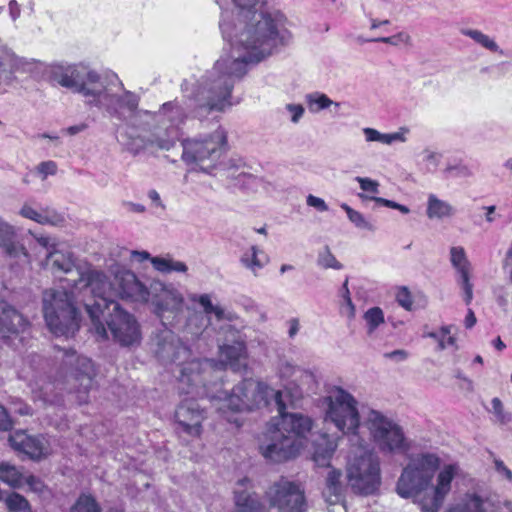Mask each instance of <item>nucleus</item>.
I'll list each match as a JSON object with an SVG mask.
<instances>
[{
    "instance_id": "33",
    "label": "nucleus",
    "mask_w": 512,
    "mask_h": 512,
    "mask_svg": "<svg viewBox=\"0 0 512 512\" xmlns=\"http://www.w3.org/2000/svg\"><path fill=\"white\" fill-rule=\"evenodd\" d=\"M308 109L311 113H318L329 108L331 105L339 107L338 102H333L326 94L321 92L309 93L305 96Z\"/></svg>"
},
{
    "instance_id": "14",
    "label": "nucleus",
    "mask_w": 512,
    "mask_h": 512,
    "mask_svg": "<svg viewBox=\"0 0 512 512\" xmlns=\"http://www.w3.org/2000/svg\"><path fill=\"white\" fill-rule=\"evenodd\" d=\"M266 497L273 512H305L307 509L304 490L285 477L268 488Z\"/></svg>"
},
{
    "instance_id": "63",
    "label": "nucleus",
    "mask_w": 512,
    "mask_h": 512,
    "mask_svg": "<svg viewBox=\"0 0 512 512\" xmlns=\"http://www.w3.org/2000/svg\"><path fill=\"white\" fill-rule=\"evenodd\" d=\"M124 206L126 207L127 211L132 213H144L146 211L145 206L139 203L125 202Z\"/></svg>"
},
{
    "instance_id": "39",
    "label": "nucleus",
    "mask_w": 512,
    "mask_h": 512,
    "mask_svg": "<svg viewBox=\"0 0 512 512\" xmlns=\"http://www.w3.org/2000/svg\"><path fill=\"white\" fill-rule=\"evenodd\" d=\"M340 207L346 212L348 219L355 225V227L368 231L375 230L374 224L367 220L359 211L354 210L346 203H342Z\"/></svg>"
},
{
    "instance_id": "49",
    "label": "nucleus",
    "mask_w": 512,
    "mask_h": 512,
    "mask_svg": "<svg viewBox=\"0 0 512 512\" xmlns=\"http://www.w3.org/2000/svg\"><path fill=\"white\" fill-rule=\"evenodd\" d=\"M355 181H357L360 185V188L363 192L371 194L370 196H374L379 193V182L376 180H373L368 177H360L357 176L355 178Z\"/></svg>"
},
{
    "instance_id": "7",
    "label": "nucleus",
    "mask_w": 512,
    "mask_h": 512,
    "mask_svg": "<svg viewBox=\"0 0 512 512\" xmlns=\"http://www.w3.org/2000/svg\"><path fill=\"white\" fill-rule=\"evenodd\" d=\"M83 285H90L91 297L82 299V304L88 313L95 333L101 339H107V330L101 321L105 318L106 324L115 342L123 347L138 345L141 341V330L135 317L123 310L115 298L118 284L114 277L104 273H93L90 277L81 280Z\"/></svg>"
},
{
    "instance_id": "8",
    "label": "nucleus",
    "mask_w": 512,
    "mask_h": 512,
    "mask_svg": "<svg viewBox=\"0 0 512 512\" xmlns=\"http://www.w3.org/2000/svg\"><path fill=\"white\" fill-rule=\"evenodd\" d=\"M179 364L178 384L181 393L191 395V398L184 399L175 411V420L178 433L191 437H200L202 433V422L206 418V411L197 402L196 397H207L211 400L206 375L214 367V360L193 359Z\"/></svg>"
},
{
    "instance_id": "53",
    "label": "nucleus",
    "mask_w": 512,
    "mask_h": 512,
    "mask_svg": "<svg viewBox=\"0 0 512 512\" xmlns=\"http://www.w3.org/2000/svg\"><path fill=\"white\" fill-rule=\"evenodd\" d=\"M396 300L400 306H402L406 310H411L413 300L409 290L406 287H401L398 290L396 294Z\"/></svg>"
},
{
    "instance_id": "46",
    "label": "nucleus",
    "mask_w": 512,
    "mask_h": 512,
    "mask_svg": "<svg viewBox=\"0 0 512 512\" xmlns=\"http://www.w3.org/2000/svg\"><path fill=\"white\" fill-rule=\"evenodd\" d=\"M370 42L385 43L392 46H398L399 44H411V36L406 32H399L389 37H378L369 40Z\"/></svg>"
},
{
    "instance_id": "50",
    "label": "nucleus",
    "mask_w": 512,
    "mask_h": 512,
    "mask_svg": "<svg viewBox=\"0 0 512 512\" xmlns=\"http://www.w3.org/2000/svg\"><path fill=\"white\" fill-rule=\"evenodd\" d=\"M19 214L23 218L35 221L38 224H41L42 222V209L37 210L28 203L23 204V206L19 210Z\"/></svg>"
},
{
    "instance_id": "28",
    "label": "nucleus",
    "mask_w": 512,
    "mask_h": 512,
    "mask_svg": "<svg viewBox=\"0 0 512 512\" xmlns=\"http://www.w3.org/2000/svg\"><path fill=\"white\" fill-rule=\"evenodd\" d=\"M362 131L367 142H379L385 145H391L395 142L404 143L407 140L405 136L407 130L404 128H401L399 131L394 133H381L380 131L370 127L363 128Z\"/></svg>"
},
{
    "instance_id": "13",
    "label": "nucleus",
    "mask_w": 512,
    "mask_h": 512,
    "mask_svg": "<svg viewBox=\"0 0 512 512\" xmlns=\"http://www.w3.org/2000/svg\"><path fill=\"white\" fill-rule=\"evenodd\" d=\"M365 426L382 453H404L410 448L403 429L378 410L369 409Z\"/></svg>"
},
{
    "instance_id": "38",
    "label": "nucleus",
    "mask_w": 512,
    "mask_h": 512,
    "mask_svg": "<svg viewBox=\"0 0 512 512\" xmlns=\"http://www.w3.org/2000/svg\"><path fill=\"white\" fill-rule=\"evenodd\" d=\"M444 178H466L472 175L470 168L460 160H453L447 163L443 169Z\"/></svg>"
},
{
    "instance_id": "12",
    "label": "nucleus",
    "mask_w": 512,
    "mask_h": 512,
    "mask_svg": "<svg viewBox=\"0 0 512 512\" xmlns=\"http://www.w3.org/2000/svg\"><path fill=\"white\" fill-rule=\"evenodd\" d=\"M181 144L182 160L187 165H195L210 173L227 150V134L219 127L209 135L184 139Z\"/></svg>"
},
{
    "instance_id": "61",
    "label": "nucleus",
    "mask_w": 512,
    "mask_h": 512,
    "mask_svg": "<svg viewBox=\"0 0 512 512\" xmlns=\"http://www.w3.org/2000/svg\"><path fill=\"white\" fill-rule=\"evenodd\" d=\"M131 257L133 259H136L139 262H143L145 260H149L151 262V259H153L154 256H151V254L147 251H137L133 250L131 251Z\"/></svg>"
},
{
    "instance_id": "54",
    "label": "nucleus",
    "mask_w": 512,
    "mask_h": 512,
    "mask_svg": "<svg viewBox=\"0 0 512 512\" xmlns=\"http://www.w3.org/2000/svg\"><path fill=\"white\" fill-rule=\"evenodd\" d=\"M285 109L290 114V120L295 124L300 121L305 112V109L301 104L289 103L285 106Z\"/></svg>"
},
{
    "instance_id": "40",
    "label": "nucleus",
    "mask_w": 512,
    "mask_h": 512,
    "mask_svg": "<svg viewBox=\"0 0 512 512\" xmlns=\"http://www.w3.org/2000/svg\"><path fill=\"white\" fill-rule=\"evenodd\" d=\"M367 325V333L372 335L385 322L384 312L380 307L369 308L363 315Z\"/></svg>"
},
{
    "instance_id": "2",
    "label": "nucleus",
    "mask_w": 512,
    "mask_h": 512,
    "mask_svg": "<svg viewBox=\"0 0 512 512\" xmlns=\"http://www.w3.org/2000/svg\"><path fill=\"white\" fill-rule=\"evenodd\" d=\"M211 402L227 422L242 425L239 414L275 404L279 418L267 428L265 442L260 445L262 455L272 462H283L295 457L304 446V439L312 429V419L300 413H286L283 393L267 383L244 379L230 392L217 391Z\"/></svg>"
},
{
    "instance_id": "51",
    "label": "nucleus",
    "mask_w": 512,
    "mask_h": 512,
    "mask_svg": "<svg viewBox=\"0 0 512 512\" xmlns=\"http://www.w3.org/2000/svg\"><path fill=\"white\" fill-rule=\"evenodd\" d=\"M37 173L40 175L42 180H45L48 176L55 175L57 172V164L54 161H43L36 167Z\"/></svg>"
},
{
    "instance_id": "41",
    "label": "nucleus",
    "mask_w": 512,
    "mask_h": 512,
    "mask_svg": "<svg viewBox=\"0 0 512 512\" xmlns=\"http://www.w3.org/2000/svg\"><path fill=\"white\" fill-rule=\"evenodd\" d=\"M5 504L9 512H32L28 500L16 492H12L6 497Z\"/></svg>"
},
{
    "instance_id": "29",
    "label": "nucleus",
    "mask_w": 512,
    "mask_h": 512,
    "mask_svg": "<svg viewBox=\"0 0 512 512\" xmlns=\"http://www.w3.org/2000/svg\"><path fill=\"white\" fill-rule=\"evenodd\" d=\"M153 268L162 274H169L172 272L186 273L188 271L187 265L182 261L175 260L171 255L155 256L151 259Z\"/></svg>"
},
{
    "instance_id": "11",
    "label": "nucleus",
    "mask_w": 512,
    "mask_h": 512,
    "mask_svg": "<svg viewBox=\"0 0 512 512\" xmlns=\"http://www.w3.org/2000/svg\"><path fill=\"white\" fill-rule=\"evenodd\" d=\"M351 455L347 463V480L353 492L360 495H372L381 485L379 457L369 448L363 439V445L350 444Z\"/></svg>"
},
{
    "instance_id": "62",
    "label": "nucleus",
    "mask_w": 512,
    "mask_h": 512,
    "mask_svg": "<svg viewBox=\"0 0 512 512\" xmlns=\"http://www.w3.org/2000/svg\"><path fill=\"white\" fill-rule=\"evenodd\" d=\"M288 324H289L288 335L290 338H293L299 332V329H300L299 320L297 318H292L289 320Z\"/></svg>"
},
{
    "instance_id": "48",
    "label": "nucleus",
    "mask_w": 512,
    "mask_h": 512,
    "mask_svg": "<svg viewBox=\"0 0 512 512\" xmlns=\"http://www.w3.org/2000/svg\"><path fill=\"white\" fill-rule=\"evenodd\" d=\"M453 328L454 327L452 325H445L441 327V339H439L438 344L439 350H444L448 347H455L457 349L456 338L451 334Z\"/></svg>"
},
{
    "instance_id": "30",
    "label": "nucleus",
    "mask_w": 512,
    "mask_h": 512,
    "mask_svg": "<svg viewBox=\"0 0 512 512\" xmlns=\"http://www.w3.org/2000/svg\"><path fill=\"white\" fill-rule=\"evenodd\" d=\"M297 373H300L301 381H307V382H314V375L307 371L302 370L298 366H296L292 361L287 359H280L277 364V375L282 380H290L294 376H296Z\"/></svg>"
},
{
    "instance_id": "45",
    "label": "nucleus",
    "mask_w": 512,
    "mask_h": 512,
    "mask_svg": "<svg viewBox=\"0 0 512 512\" xmlns=\"http://www.w3.org/2000/svg\"><path fill=\"white\" fill-rule=\"evenodd\" d=\"M358 197L362 200L374 201L378 205L396 209V210L400 211L402 214H408L410 212V209L407 206L399 204L392 200H388V199L376 197V196H368V194H365V193H359Z\"/></svg>"
},
{
    "instance_id": "47",
    "label": "nucleus",
    "mask_w": 512,
    "mask_h": 512,
    "mask_svg": "<svg viewBox=\"0 0 512 512\" xmlns=\"http://www.w3.org/2000/svg\"><path fill=\"white\" fill-rule=\"evenodd\" d=\"M491 405V412L494 414V416L496 417V421L499 424L506 425L511 421V414L504 411L503 404L499 398H493L491 400Z\"/></svg>"
},
{
    "instance_id": "15",
    "label": "nucleus",
    "mask_w": 512,
    "mask_h": 512,
    "mask_svg": "<svg viewBox=\"0 0 512 512\" xmlns=\"http://www.w3.org/2000/svg\"><path fill=\"white\" fill-rule=\"evenodd\" d=\"M127 125L126 131L122 134L123 144L126 149L133 155H138L144 150H169L172 148V139L175 135H171V138H164L162 132L156 129L149 136H143L136 134L135 128Z\"/></svg>"
},
{
    "instance_id": "1",
    "label": "nucleus",
    "mask_w": 512,
    "mask_h": 512,
    "mask_svg": "<svg viewBox=\"0 0 512 512\" xmlns=\"http://www.w3.org/2000/svg\"><path fill=\"white\" fill-rule=\"evenodd\" d=\"M222 9L219 27L230 53L222 55L198 82L193 94L195 112H222L233 105L231 94L236 81L249 69L288 46L292 33L279 27L282 15L263 12V0H215Z\"/></svg>"
},
{
    "instance_id": "5",
    "label": "nucleus",
    "mask_w": 512,
    "mask_h": 512,
    "mask_svg": "<svg viewBox=\"0 0 512 512\" xmlns=\"http://www.w3.org/2000/svg\"><path fill=\"white\" fill-rule=\"evenodd\" d=\"M43 267L52 273L76 274V278L64 279L59 288H50L43 293V313L49 330L56 336H73L80 327V315L76 307L86 296L91 297L90 285L82 279L93 273H102L87 264H77L71 252L53 248L43 262Z\"/></svg>"
},
{
    "instance_id": "43",
    "label": "nucleus",
    "mask_w": 512,
    "mask_h": 512,
    "mask_svg": "<svg viewBox=\"0 0 512 512\" xmlns=\"http://www.w3.org/2000/svg\"><path fill=\"white\" fill-rule=\"evenodd\" d=\"M317 264L324 269L332 268L335 270H340L343 268L342 264L331 253L328 246L324 247V249L319 252L317 257Z\"/></svg>"
},
{
    "instance_id": "34",
    "label": "nucleus",
    "mask_w": 512,
    "mask_h": 512,
    "mask_svg": "<svg viewBox=\"0 0 512 512\" xmlns=\"http://www.w3.org/2000/svg\"><path fill=\"white\" fill-rule=\"evenodd\" d=\"M70 512H102V507L93 495L81 493L70 507Z\"/></svg>"
},
{
    "instance_id": "59",
    "label": "nucleus",
    "mask_w": 512,
    "mask_h": 512,
    "mask_svg": "<svg viewBox=\"0 0 512 512\" xmlns=\"http://www.w3.org/2000/svg\"><path fill=\"white\" fill-rule=\"evenodd\" d=\"M384 357L395 362H402L408 358V352L403 349H398L385 353Z\"/></svg>"
},
{
    "instance_id": "23",
    "label": "nucleus",
    "mask_w": 512,
    "mask_h": 512,
    "mask_svg": "<svg viewBox=\"0 0 512 512\" xmlns=\"http://www.w3.org/2000/svg\"><path fill=\"white\" fill-rule=\"evenodd\" d=\"M0 247L11 259L29 262V254L23 244L17 241L13 227L4 221H0Z\"/></svg>"
},
{
    "instance_id": "17",
    "label": "nucleus",
    "mask_w": 512,
    "mask_h": 512,
    "mask_svg": "<svg viewBox=\"0 0 512 512\" xmlns=\"http://www.w3.org/2000/svg\"><path fill=\"white\" fill-rule=\"evenodd\" d=\"M232 343L219 346V359L222 368L229 367L235 372L247 368L248 352L245 339L238 331H232Z\"/></svg>"
},
{
    "instance_id": "19",
    "label": "nucleus",
    "mask_w": 512,
    "mask_h": 512,
    "mask_svg": "<svg viewBox=\"0 0 512 512\" xmlns=\"http://www.w3.org/2000/svg\"><path fill=\"white\" fill-rule=\"evenodd\" d=\"M450 262L456 271L457 283L464 292V301L469 305L473 299V284L471 283L472 266L467 258L465 249L461 246L451 247Z\"/></svg>"
},
{
    "instance_id": "55",
    "label": "nucleus",
    "mask_w": 512,
    "mask_h": 512,
    "mask_svg": "<svg viewBox=\"0 0 512 512\" xmlns=\"http://www.w3.org/2000/svg\"><path fill=\"white\" fill-rule=\"evenodd\" d=\"M147 196L150 199L151 206L153 209H155L156 213L158 211L164 212L166 210V205L163 203L160 194L156 190H149Z\"/></svg>"
},
{
    "instance_id": "56",
    "label": "nucleus",
    "mask_w": 512,
    "mask_h": 512,
    "mask_svg": "<svg viewBox=\"0 0 512 512\" xmlns=\"http://www.w3.org/2000/svg\"><path fill=\"white\" fill-rule=\"evenodd\" d=\"M494 468L499 476L507 480L508 482H512V471L505 465V463L498 458H494Z\"/></svg>"
},
{
    "instance_id": "22",
    "label": "nucleus",
    "mask_w": 512,
    "mask_h": 512,
    "mask_svg": "<svg viewBox=\"0 0 512 512\" xmlns=\"http://www.w3.org/2000/svg\"><path fill=\"white\" fill-rule=\"evenodd\" d=\"M28 321L6 301L0 300V337L4 340L24 332Z\"/></svg>"
},
{
    "instance_id": "42",
    "label": "nucleus",
    "mask_w": 512,
    "mask_h": 512,
    "mask_svg": "<svg viewBox=\"0 0 512 512\" xmlns=\"http://www.w3.org/2000/svg\"><path fill=\"white\" fill-rule=\"evenodd\" d=\"M41 225H49L54 227H62L65 225L66 218L63 213L58 212L54 208L45 207L42 208V220Z\"/></svg>"
},
{
    "instance_id": "35",
    "label": "nucleus",
    "mask_w": 512,
    "mask_h": 512,
    "mask_svg": "<svg viewBox=\"0 0 512 512\" xmlns=\"http://www.w3.org/2000/svg\"><path fill=\"white\" fill-rule=\"evenodd\" d=\"M259 253H261V250L253 245L247 251L243 252L240 257L242 266L252 271L254 275H257V272L265 266V263H263L258 256Z\"/></svg>"
},
{
    "instance_id": "52",
    "label": "nucleus",
    "mask_w": 512,
    "mask_h": 512,
    "mask_svg": "<svg viewBox=\"0 0 512 512\" xmlns=\"http://www.w3.org/2000/svg\"><path fill=\"white\" fill-rule=\"evenodd\" d=\"M24 484L28 485L30 491L37 494H42L47 488L44 482L34 475L24 476Z\"/></svg>"
},
{
    "instance_id": "64",
    "label": "nucleus",
    "mask_w": 512,
    "mask_h": 512,
    "mask_svg": "<svg viewBox=\"0 0 512 512\" xmlns=\"http://www.w3.org/2000/svg\"><path fill=\"white\" fill-rule=\"evenodd\" d=\"M9 12L13 21L18 19V17L20 16V7L16 0H11L9 2Z\"/></svg>"
},
{
    "instance_id": "57",
    "label": "nucleus",
    "mask_w": 512,
    "mask_h": 512,
    "mask_svg": "<svg viewBox=\"0 0 512 512\" xmlns=\"http://www.w3.org/2000/svg\"><path fill=\"white\" fill-rule=\"evenodd\" d=\"M306 203L308 206L313 207L319 212H326L328 211V205L324 201V199L314 196L312 194H309L306 197Z\"/></svg>"
},
{
    "instance_id": "32",
    "label": "nucleus",
    "mask_w": 512,
    "mask_h": 512,
    "mask_svg": "<svg viewBox=\"0 0 512 512\" xmlns=\"http://www.w3.org/2000/svg\"><path fill=\"white\" fill-rule=\"evenodd\" d=\"M189 299L194 303H198L203 308L205 315L209 316L213 314L217 320H222L224 318V309L219 305H214L212 303V297L210 294H191Z\"/></svg>"
},
{
    "instance_id": "58",
    "label": "nucleus",
    "mask_w": 512,
    "mask_h": 512,
    "mask_svg": "<svg viewBox=\"0 0 512 512\" xmlns=\"http://www.w3.org/2000/svg\"><path fill=\"white\" fill-rule=\"evenodd\" d=\"M11 410L14 412V413H17L19 415H31L32 414V409L29 405H27L26 403L22 402L21 400L19 399H16L14 401L11 402Z\"/></svg>"
},
{
    "instance_id": "24",
    "label": "nucleus",
    "mask_w": 512,
    "mask_h": 512,
    "mask_svg": "<svg viewBox=\"0 0 512 512\" xmlns=\"http://www.w3.org/2000/svg\"><path fill=\"white\" fill-rule=\"evenodd\" d=\"M346 486L342 480V472L331 468L326 476L323 497L329 505L342 504L345 498Z\"/></svg>"
},
{
    "instance_id": "4",
    "label": "nucleus",
    "mask_w": 512,
    "mask_h": 512,
    "mask_svg": "<svg viewBox=\"0 0 512 512\" xmlns=\"http://www.w3.org/2000/svg\"><path fill=\"white\" fill-rule=\"evenodd\" d=\"M47 75L54 85L82 95L86 105L97 107L131 127L151 115L150 111L138 108L139 96L125 90L116 74H100L82 63H61L51 65Z\"/></svg>"
},
{
    "instance_id": "31",
    "label": "nucleus",
    "mask_w": 512,
    "mask_h": 512,
    "mask_svg": "<svg viewBox=\"0 0 512 512\" xmlns=\"http://www.w3.org/2000/svg\"><path fill=\"white\" fill-rule=\"evenodd\" d=\"M0 481L12 488H21L24 485V475L15 466L8 462L0 463Z\"/></svg>"
},
{
    "instance_id": "36",
    "label": "nucleus",
    "mask_w": 512,
    "mask_h": 512,
    "mask_svg": "<svg viewBox=\"0 0 512 512\" xmlns=\"http://www.w3.org/2000/svg\"><path fill=\"white\" fill-rule=\"evenodd\" d=\"M418 166L426 173H433L440 164L442 155L431 149H424L419 154Z\"/></svg>"
},
{
    "instance_id": "21",
    "label": "nucleus",
    "mask_w": 512,
    "mask_h": 512,
    "mask_svg": "<svg viewBox=\"0 0 512 512\" xmlns=\"http://www.w3.org/2000/svg\"><path fill=\"white\" fill-rule=\"evenodd\" d=\"M447 512H512V502L504 501L493 504L477 494H466L459 503Z\"/></svg>"
},
{
    "instance_id": "27",
    "label": "nucleus",
    "mask_w": 512,
    "mask_h": 512,
    "mask_svg": "<svg viewBox=\"0 0 512 512\" xmlns=\"http://www.w3.org/2000/svg\"><path fill=\"white\" fill-rule=\"evenodd\" d=\"M426 214L429 219L449 218L455 214V208L447 201L439 199L436 195L429 194Z\"/></svg>"
},
{
    "instance_id": "20",
    "label": "nucleus",
    "mask_w": 512,
    "mask_h": 512,
    "mask_svg": "<svg viewBox=\"0 0 512 512\" xmlns=\"http://www.w3.org/2000/svg\"><path fill=\"white\" fill-rule=\"evenodd\" d=\"M11 447L24 453L33 460H38L48 453L47 441L43 436H31L25 431H16L9 437Z\"/></svg>"
},
{
    "instance_id": "26",
    "label": "nucleus",
    "mask_w": 512,
    "mask_h": 512,
    "mask_svg": "<svg viewBox=\"0 0 512 512\" xmlns=\"http://www.w3.org/2000/svg\"><path fill=\"white\" fill-rule=\"evenodd\" d=\"M248 479H242L238 482L239 487H244L248 483ZM235 512H265V508L261 503L259 497L255 493H250L246 490H235Z\"/></svg>"
},
{
    "instance_id": "60",
    "label": "nucleus",
    "mask_w": 512,
    "mask_h": 512,
    "mask_svg": "<svg viewBox=\"0 0 512 512\" xmlns=\"http://www.w3.org/2000/svg\"><path fill=\"white\" fill-rule=\"evenodd\" d=\"M12 421L4 406L0 405V430L7 431L11 429Z\"/></svg>"
},
{
    "instance_id": "25",
    "label": "nucleus",
    "mask_w": 512,
    "mask_h": 512,
    "mask_svg": "<svg viewBox=\"0 0 512 512\" xmlns=\"http://www.w3.org/2000/svg\"><path fill=\"white\" fill-rule=\"evenodd\" d=\"M338 437L321 434L314 441L313 460L318 466H329L330 460L338 446Z\"/></svg>"
},
{
    "instance_id": "44",
    "label": "nucleus",
    "mask_w": 512,
    "mask_h": 512,
    "mask_svg": "<svg viewBox=\"0 0 512 512\" xmlns=\"http://www.w3.org/2000/svg\"><path fill=\"white\" fill-rule=\"evenodd\" d=\"M340 293L343 298L341 313L347 316L349 319H353L355 317L356 309L350 296V291L348 288V279H346L345 282L343 283Z\"/></svg>"
},
{
    "instance_id": "16",
    "label": "nucleus",
    "mask_w": 512,
    "mask_h": 512,
    "mask_svg": "<svg viewBox=\"0 0 512 512\" xmlns=\"http://www.w3.org/2000/svg\"><path fill=\"white\" fill-rule=\"evenodd\" d=\"M165 126L166 122L169 123L166 127H159L158 129L162 132L164 138H171L170 136L175 135L172 139V147L175 145L176 140L179 138V127L182 125L187 114L185 109L177 101H169L164 103L158 112L146 115Z\"/></svg>"
},
{
    "instance_id": "37",
    "label": "nucleus",
    "mask_w": 512,
    "mask_h": 512,
    "mask_svg": "<svg viewBox=\"0 0 512 512\" xmlns=\"http://www.w3.org/2000/svg\"><path fill=\"white\" fill-rule=\"evenodd\" d=\"M461 34L471 38L477 44L481 45L483 48H485L489 51L502 53V50H500L497 43L492 38H490L488 35L481 32L480 30L465 28V29H461Z\"/></svg>"
},
{
    "instance_id": "3",
    "label": "nucleus",
    "mask_w": 512,
    "mask_h": 512,
    "mask_svg": "<svg viewBox=\"0 0 512 512\" xmlns=\"http://www.w3.org/2000/svg\"><path fill=\"white\" fill-rule=\"evenodd\" d=\"M109 272L118 288L121 299L150 303L153 311L165 327L156 336V355L164 363L186 360L190 350L172 331V328L199 335L209 324L203 313L185 306L182 293L171 284L154 280L147 287L136 274L120 264H113Z\"/></svg>"
},
{
    "instance_id": "6",
    "label": "nucleus",
    "mask_w": 512,
    "mask_h": 512,
    "mask_svg": "<svg viewBox=\"0 0 512 512\" xmlns=\"http://www.w3.org/2000/svg\"><path fill=\"white\" fill-rule=\"evenodd\" d=\"M441 463L436 453L413 455L398 479V495L412 498L422 512H438L452 489L453 480L460 473L457 463L443 466Z\"/></svg>"
},
{
    "instance_id": "10",
    "label": "nucleus",
    "mask_w": 512,
    "mask_h": 512,
    "mask_svg": "<svg viewBox=\"0 0 512 512\" xmlns=\"http://www.w3.org/2000/svg\"><path fill=\"white\" fill-rule=\"evenodd\" d=\"M324 421L348 437L350 444L363 445L359 434L360 413L357 399L341 387H333L321 399Z\"/></svg>"
},
{
    "instance_id": "18",
    "label": "nucleus",
    "mask_w": 512,
    "mask_h": 512,
    "mask_svg": "<svg viewBox=\"0 0 512 512\" xmlns=\"http://www.w3.org/2000/svg\"><path fill=\"white\" fill-rule=\"evenodd\" d=\"M35 67L33 59L17 56L6 46H0V85H10L16 73H30Z\"/></svg>"
},
{
    "instance_id": "9",
    "label": "nucleus",
    "mask_w": 512,
    "mask_h": 512,
    "mask_svg": "<svg viewBox=\"0 0 512 512\" xmlns=\"http://www.w3.org/2000/svg\"><path fill=\"white\" fill-rule=\"evenodd\" d=\"M95 376L96 370L90 358L79 355L72 349L65 350L54 383L41 386L39 391L33 389L34 398L42 400L44 403L54 402V399L49 395V391L54 387L59 390H66L69 393H75L80 404L86 403L88 393L94 386Z\"/></svg>"
}]
</instances>
